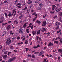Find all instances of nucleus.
<instances>
[{
	"label": "nucleus",
	"mask_w": 62,
	"mask_h": 62,
	"mask_svg": "<svg viewBox=\"0 0 62 62\" xmlns=\"http://www.w3.org/2000/svg\"><path fill=\"white\" fill-rule=\"evenodd\" d=\"M19 0H16L15 2V4H17L19 3Z\"/></svg>",
	"instance_id": "393cba45"
},
{
	"label": "nucleus",
	"mask_w": 62,
	"mask_h": 62,
	"mask_svg": "<svg viewBox=\"0 0 62 62\" xmlns=\"http://www.w3.org/2000/svg\"><path fill=\"white\" fill-rule=\"evenodd\" d=\"M20 38L21 37H20L18 36L17 38V39H18L19 40V39H20Z\"/></svg>",
	"instance_id": "ea45409f"
},
{
	"label": "nucleus",
	"mask_w": 62,
	"mask_h": 62,
	"mask_svg": "<svg viewBox=\"0 0 62 62\" xmlns=\"http://www.w3.org/2000/svg\"><path fill=\"white\" fill-rule=\"evenodd\" d=\"M36 22L37 23H38L39 25H40V24H41V21H40L39 20H37V21Z\"/></svg>",
	"instance_id": "0eeeda50"
},
{
	"label": "nucleus",
	"mask_w": 62,
	"mask_h": 62,
	"mask_svg": "<svg viewBox=\"0 0 62 62\" xmlns=\"http://www.w3.org/2000/svg\"><path fill=\"white\" fill-rule=\"evenodd\" d=\"M15 39V37H14L13 38H12V41H13V40H14V39Z\"/></svg>",
	"instance_id": "c03bdc74"
},
{
	"label": "nucleus",
	"mask_w": 62,
	"mask_h": 62,
	"mask_svg": "<svg viewBox=\"0 0 62 62\" xmlns=\"http://www.w3.org/2000/svg\"><path fill=\"white\" fill-rule=\"evenodd\" d=\"M62 12H59V16H62Z\"/></svg>",
	"instance_id": "aec40b11"
},
{
	"label": "nucleus",
	"mask_w": 62,
	"mask_h": 62,
	"mask_svg": "<svg viewBox=\"0 0 62 62\" xmlns=\"http://www.w3.org/2000/svg\"><path fill=\"white\" fill-rule=\"evenodd\" d=\"M58 51L60 52V53L62 54V50L61 49H58Z\"/></svg>",
	"instance_id": "4468645a"
},
{
	"label": "nucleus",
	"mask_w": 62,
	"mask_h": 62,
	"mask_svg": "<svg viewBox=\"0 0 62 62\" xmlns=\"http://www.w3.org/2000/svg\"><path fill=\"white\" fill-rule=\"evenodd\" d=\"M37 38L36 39L37 40H38V39H39V38L38 36H37Z\"/></svg>",
	"instance_id": "13d9d810"
},
{
	"label": "nucleus",
	"mask_w": 62,
	"mask_h": 62,
	"mask_svg": "<svg viewBox=\"0 0 62 62\" xmlns=\"http://www.w3.org/2000/svg\"><path fill=\"white\" fill-rule=\"evenodd\" d=\"M29 12H30V10L29 9H27L26 11V13L28 14H29Z\"/></svg>",
	"instance_id": "a211bd4d"
},
{
	"label": "nucleus",
	"mask_w": 62,
	"mask_h": 62,
	"mask_svg": "<svg viewBox=\"0 0 62 62\" xmlns=\"http://www.w3.org/2000/svg\"><path fill=\"white\" fill-rule=\"evenodd\" d=\"M17 8H22V7L21 6H17Z\"/></svg>",
	"instance_id": "8fccbe9b"
},
{
	"label": "nucleus",
	"mask_w": 62,
	"mask_h": 62,
	"mask_svg": "<svg viewBox=\"0 0 62 62\" xmlns=\"http://www.w3.org/2000/svg\"><path fill=\"white\" fill-rule=\"evenodd\" d=\"M40 45H39L38 44L37 45V46H36L37 48H39L40 47Z\"/></svg>",
	"instance_id": "a19ab883"
},
{
	"label": "nucleus",
	"mask_w": 62,
	"mask_h": 62,
	"mask_svg": "<svg viewBox=\"0 0 62 62\" xmlns=\"http://www.w3.org/2000/svg\"><path fill=\"white\" fill-rule=\"evenodd\" d=\"M58 28H59V26H57L56 28V30H57L58 29Z\"/></svg>",
	"instance_id": "864d4df0"
},
{
	"label": "nucleus",
	"mask_w": 62,
	"mask_h": 62,
	"mask_svg": "<svg viewBox=\"0 0 62 62\" xmlns=\"http://www.w3.org/2000/svg\"><path fill=\"white\" fill-rule=\"evenodd\" d=\"M47 36H50L51 35H52V33H50L49 32L47 33Z\"/></svg>",
	"instance_id": "2eb2a0df"
},
{
	"label": "nucleus",
	"mask_w": 62,
	"mask_h": 62,
	"mask_svg": "<svg viewBox=\"0 0 62 62\" xmlns=\"http://www.w3.org/2000/svg\"><path fill=\"white\" fill-rule=\"evenodd\" d=\"M11 39V38H9L7 40L6 43H7L8 44L7 45H8L10 44L11 42L12 41L11 40H10Z\"/></svg>",
	"instance_id": "f257e3e1"
},
{
	"label": "nucleus",
	"mask_w": 62,
	"mask_h": 62,
	"mask_svg": "<svg viewBox=\"0 0 62 62\" xmlns=\"http://www.w3.org/2000/svg\"><path fill=\"white\" fill-rule=\"evenodd\" d=\"M34 27V25H33L31 27V29H33V27Z\"/></svg>",
	"instance_id": "3c124183"
},
{
	"label": "nucleus",
	"mask_w": 62,
	"mask_h": 62,
	"mask_svg": "<svg viewBox=\"0 0 62 62\" xmlns=\"http://www.w3.org/2000/svg\"><path fill=\"white\" fill-rule=\"evenodd\" d=\"M51 45L53 46V43H52L51 42H50L48 44V46H51Z\"/></svg>",
	"instance_id": "f8f14e48"
},
{
	"label": "nucleus",
	"mask_w": 62,
	"mask_h": 62,
	"mask_svg": "<svg viewBox=\"0 0 62 62\" xmlns=\"http://www.w3.org/2000/svg\"><path fill=\"white\" fill-rule=\"evenodd\" d=\"M14 51L15 52V53H17L18 52V51H17V50H14Z\"/></svg>",
	"instance_id": "6e6d98bb"
},
{
	"label": "nucleus",
	"mask_w": 62,
	"mask_h": 62,
	"mask_svg": "<svg viewBox=\"0 0 62 62\" xmlns=\"http://www.w3.org/2000/svg\"><path fill=\"white\" fill-rule=\"evenodd\" d=\"M8 53V51H5L4 52V53L5 54H7V53Z\"/></svg>",
	"instance_id": "c85d7f7f"
},
{
	"label": "nucleus",
	"mask_w": 62,
	"mask_h": 62,
	"mask_svg": "<svg viewBox=\"0 0 62 62\" xmlns=\"http://www.w3.org/2000/svg\"><path fill=\"white\" fill-rule=\"evenodd\" d=\"M54 43L55 44V43H56V44H58V41H55L54 42Z\"/></svg>",
	"instance_id": "4be33fe9"
},
{
	"label": "nucleus",
	"mask_w": 62,
	"mask_h": 62,
	"mask_svg": "<svg viewBox=\"0 0 62 62\" xmlns=\"http://www.w3.org/2000/svg\"><path fill=\"white\" fill-rule=\"evenodd\" d=\"M53 18H54V19H55V18H57V16H55Z\"/></svg>",
	"instance_id": "bf43d9fd"
},
{
	"label": "nucleus",
	"mask_w": 62,
	"mask_h": 62,
	"mask_svg": "<svg viewBox=\"0 0 62 62\" xmlns=\"http://www.w3.org/2000/svg\"><path fill=\"white\" fill-rule=\"evenodd\" d=\"M7 56H8L6 54L4 55L3 56V58L4 59H6L7 57Z\"/></svg>",
	"instance_id": "ddd939ff"
},
{
	"label": "nucleus",
	"mask_w": 62,
	"mask_h": 62,
	"mask_svg": "<svg viewBox=\"0 0 62 62\" xmlns=\"http://www.w3.org/2000/svg\"><path fill=\"white\" fill-rule=\"evenodd\" d=\"M14 24H17L18 23V22L17 20H15L14 22Z\"/></svg>",
	"instance_id": "9d476101"
},
{
	"label": "nucleus",
	"mask_w": 62,
	"mask_h": 62,
	"mask_svg": "<svg viewBox=\"0 0 62 62\" xmlns=\"http://www.w3.org/2000/svg\"><path fill=\"white\" fill-rule=\"evenodd\" d=\"M23 30V28H20L19 30L18 33L20 34H22L23 33V31H22Z\"/></svg>",
	"instance_id": "7ed1b4c3"
},
{
	"label": "nucleus",
	"mask_w": 62,
	"mask_h": 62,
	"mask_svg": "<svg viewBox=\"0 0 62 62\" xmlns=\"http://www.w3.org/2000/svg\"><path fill=\"white\" fill-rule=\"evenodd\" d=\"M40 1V0H37L35 1L36 3H38Z\"/></svg>",
	"instance_id": "c9c22d12"
},
{
	"label": "nucleus",
	"mask_w": 62,
	"mask_h": 62,
	"mask_svg": "<svg viewBox=\"0 0 62 62\" xmlns=\"http://www.w3.org/2000/svg\"><path fill=\"white\" fill-rule=\"evenodd\" d=\"M61 10V8H59L56 11V12H59Z\"/></svg>",
	"instance_id": "cd10ccee"
},
{
	"label": "nucleus",
	"mask_w": 62,
	"mask_h": 62,
	"mask_svg": "<svg viewBox=\"0 0 62 62\" xmlns=\"http://www.w3.org/2000/svg\"><path fill=\"white\" fill-rule=\"evenodd\" d=\"M26 23H25L23 25V27L24 28H25L26 27V26L27 25Z\"/></svg>",
	"instance_id": "f704fd0d"
},
{
	"label": "nucleus",
	"mask_w": 62,
	"mask_h": 62,
	"mask_svg": "<svg viewBox=\"0 0 62 62\" xmlns=\"http://www.w3.org/2000/svg\"><path fill=\"white\" fill-rule=\"evenodd\" d=\"M12 31H10V35H13L14 34V33H12Z\"/></svg>",
	"instance_id": "5701e85b"
},
{
	"label": "nucleus",
	"mask_w": 62,
	"mask_h": 62,
	"mask_svg": "<svg viewBox=\"0 0 62 62\" xmlns=\"http://www.w3.org/2000/svg\"><path fill=\"white\" fill-rule=\"evenodd\" d=\"M39 53L38 52H34V54H38Z\"/></svg>",
	"instance_id": "4d7b16f0"
},
{
	"label": "nucleus",
	"mask_w": 62,
	"mask_h": 62,
	"mask_svg": "<svg viewBox=\"0 0 62 62\" xmlns=\"http://www.w3.org/2000/svg\"><path fill=\"white\" fill-rule=\"evenodd\" d=\"M25 44H27L28 43V41L27 40H25Z\"/></svg>",
	"instance_id": "412c9836"
},
{
	"label": "nucleus",
	"mask_w": 62,
	"mask_h": 62,
	"mask_svg": "<svg viewBox=\"0 0 62 62\" xmlns=\"http://www.w3.org/2000/svg\"><path fill=\"white\" fill-rule=\"evenodd\" d=\"M61 39H61L60 40V41L61 43H62V41L61 40Z\"/></svg>",
	"instance_id": "338daca9"
},
{
	"label": "nucleus",
	"mask_w": 62,
	"mask_h": 62,
	"mask_svg": "<svg viewBox=\"0 0 62 62\" xmlns=\"http://www.w3.org/2000/svg\"><path fill=\"white\" fill-rule=\"evenodd\" d=\"M32 1L31 0H29L28 1V2H27V3L28 4H30L32 3Z\"/></svg>",
	"instance_id": "dca6fc26"
},
{
	"label": "nucleus",
	"mask_w": 62,
	"mask_h": 62,
	"mask_svg": "<svg viewBox=\"0 0 62 62\" xmlns=\"http://www.w3.org/2000/svg\"><path fill=\"white\" fill-rule=\"evenodd\" d=\"M42 29L43 30H44L45 32H46L47 31L46 30V29H45V28H42Z\"/></svg>",
	"instance_id": "e433bc0d"
},
{
	"label": "nucleus",
	"mask_w": 62,
	"mask_h": 62,
	"mask_svg": "<svg viewBox=\"0 0 62 62\" xmlns=\"http://www.w3.org/2000/svg\"><path fill=\"white\" fill-rule=\"evenodd\" d=\"M41 30H39L37 32V33H36L37 35H39V34H40V31Z\"/></svg>",
	"instance_id": "1a4fd4ad"
},
{
	"label": "nucleus",
	"mask_w": 62,
	"mask_h": 62,
	"mask_svg": "<svg viewBox=\"0 0 62 62\" xmlns=\"http://www.w3.org/2000/svg\"><path fill=\"white\" fill-rule=\"evenodd\" d=\"M11 21H9L8 22V23H11Z\"/></svg>",
	"instance_id": "0e129e2a"
},
{
	"label": "nucleus",
	"mask_w": 62,
	"mask_h": 62,
	"mask_svg": "<svg viewBox=\"0 0 62 62\" xmlns=\"http://www.w3.org/2000/svg\"><path fill=\"white\" fill-rule=\"evenodd\" d=\"M33 48L34 49H36V48H37V46H34L33 47Z\"/></svg>",
	"instance_id": "de8ad7c7"
},
{
	"label": "nucleus",
	"mask_w": 62,
	"mask_h": 62,
	"mask_svg": "<svg viewBox=\"0 0 62 62\" xmlns=\"http://www.w3.org/2000/svg\"><path fill=\"white\" fill-rule=\"evenodd\" d=\"M46 16H47V14H45V15L43 16V18H45Z\"/></svg>",
	"instance_id": "6ab92c4d"
},
{
	"label": "nucleus",
	"mask_w": 62,
	"mask_h": 62,
	"mask_svg": "<svg viewBox=\"0 0 62 62\" xmlns=\"http://www.w3.org/2000/svg\"><path fill=\"white\" fill-rule=\"evenodd\" d=\"M25 37V36H23L22 37H21V39H23V38H24V37Z\"/></svg>",
	"instance_id": "774afa93"
},
{
	"label": "nucleus",
	"mask_w": 62,
	"mask_h": 62,
	"mask_svg": "<svg viewBox=\"0 0 62 62\" xmlns=\"http://www.w3.org/2000/svg\"><path fill=\"white\" fill-rule=\"evenodd\" d=\"M54 12H52V11H51L50 12V13H52L53 14L54 13Z\"/></svg>",
	"instance_id": "e2e57ef3"
},
{
	"label": "nucleus",
	"mask_w": 62,
	"mask_h": 62,
	"mask_svg": "<svg viewBox=\"0 0 62 62\" xmlns=\"http://www.w3.org/2000/svg\"><path fill=\"white\" fill-rule=\"evenodd\" d=\"M37 17L34 18L33 20V21L34 22V21H36V20L37 19Z\"/></svg>",
	"instance_id": "c756f323"
},
{
	"label": "nucleus",
	"mask_w": 62,
	"mask_h": 62,
	"mask_svg": "<svg viewBox=\"0 0 62 62\" xmlns=\"http://www.w3.org/2000/svg\"><path fill=\"white\" fill-rule=\"evenodd\" d=\"M60 24V23L59 22H56L55 24L56 26H59Z\"/></svg>",
	"instance_id": "39448f33"
},
{
	"label": "nucleus",
	"mask_w": 62,
	"mask_h": 62,
	"mask_svg": "<svg viewBox=\"0 0 62 62\" xmlns=\"http://www.w3.org/2000/svg\"><path fill=\"white\" fill-rule=\"evenodd\" d=\"M3 4H4V2H2L1 3V4H0L1 6H2V5H3Z\"/></svg>",
	"instance_id": "09e8293b"
},
{
	"label": "nucleus",
	"mask_w": 62,
	"mask_h": 62,
	"mask_svg": "<svg viewBox=\"0 0 62 62\" xmlns=\"http://www.w3.org/2000/svg\"><path fill=\"white\" fill-rule=\"evenodd\" d=\"M14 48V47L13 46H11L10 48L11 49H13Z\"/></svg>",
	"instance_id": "79ce46f5"
},
{
	"label": "nucleus",
	"mask_w": 62,
	"mask_h": 62,
	"mask_svg": "<svg viewBox=\"0 0 62 62\" xmlns=\"http://www.w3.org/2000/svg\"><path fill=\"white\" fill-rule=\"evenodd\" d=\"M52 10H54V9H55V7H56V6L54 5H53L52 6Z\"/></svg>",
	"instance_id": "6e6552de"
},
{
	"label": "nucleus",
	"mask_w": 62,
	"mask_h": 62,
	"mask_svg": "<svg viewBox=\"0 0 62 62\" xmlns=\"http://www.w3.org/2000/svg\"><path fill=\"white\" fill-rule=\"evenodd\" d=\"M6 33H7V31H5L3 33L2 36H5L6 34Z\"/></svg>",
	"instance_id": "f3484780"
},
{
	"label": "nucleus",
	"mask_w": 62,
	"mask_h": 62,
	"mask_svg": "<svg viewBox=\"0 0 62 62\" xmlns=\"http://www.w3.org/2000/svg\"><path fill=\"white\" fill-rule=\"evenodd\" d=\"M23 15H21L20 16H19V18L20 19H22V17H23Z\"/></svg>",
	"instance_id": "58836bf2"
},
{
	"label": "nucleus",
	"mask_w": 62,
	"mask_h": 62,
	"mask_svg": "<svg viewBox=\"0 0 62 62\" xmlns=\"http://www.w3.org/2000/svg\"><path fill=\"white\" fill-rule=\"evenodd\" d=\"M11 52H8L7 55H8V56H9V55H9V54H11Z\"/></svg>",
	"instance_id": "7c9ffc66"
},
{
	"label": "nucleus",
	"mask_w": 62,
	"mask_h": 62,
	"mask_svg": "<svg viewBox=\"0 0 62 62\" xmlns=\"http://www.w3.org/2000/svg\"><path fill=\"white\" fill-rule=\"evenodd\" d=\"M32 25V23H30L29 24V26H28L27 28H29V27H31V25Z\"/></svg>",
	"instance_id": "a878e982"
},
{
	"label": "nucleus",
	"mask_w": 62,
	"mask_h": 62,
	"mask_svg": "<svg viewBox=\"0 0 62 62\" xmlns=\"http://www.w3.org/2000/svg\"><path fill=\"white\" fill-rule=\"evenodd\" d=\"M47 23V22L46 21H43V24H42V26H45L46 25V24Z\"/></svg>",
	"instance_id": "423d86ee"
},
{
	"label": "nucleus",
	"mask_w": 62,
	"mask_h": 62,
	"mask_svg": "<svg viewBox=\"0 0 62 62\" xmlns=\"http://www.w3.org/2000/svg\"><path fill=\"white\" fill-rule=\"evenodd\" d=\"M25 49L26 50V52H28V50H29V49H28V48H26Z\"/></svg>",
	"instance_id": "a18cd8bd"
},
{
	"label": "nucleus",
	"mask_w": 62,
	"mask_h": 62,
	"mask_svg": "<svg viewBox=\"0 0 62 62\" xmlns=\"http://www.w3.org/2000/svg\"><path fill=\"white\" fill-rule=\"evenodd\" d=\"M8 16H9V17H11V12H9V14H8Z\"/></svg>",
	"instance_id": "2f4dec72"
},
{
	"label": "nucleus",
	"mask_w": 62,
	"mask_h": 62,
	"mask_svg": "<svg viewBox=\"0 0 62 62\" xmlns=\"http://www.w3.org/2000/svg\"><path fill=\"white\" fill-rule=\"evenodd\" d=\"M31 40H32V38H30L29 39V41L30 42L31 41Z\"/></svg>",
	"instance_id": "49530a36"
},
{
	"label": "nucleus",
	"mask_w": 62,
	"mask_h": 62,
	"mask_svg": "<svg viewBox=\"0 0 62 62\" xmlns=\"http://www.w3.org/2000/svg\"><path fill=\"white\" fill-rule=\"evenodd\" d=\"M40 42L39 41H38L37 42V43H40Z\"/></svg>",
	"instance_id": "680f3d73"
},
{
	"label": "nucleus",
	"mask_w": 62,
	"mask_h": 62,
	"mask_svg": "<svg viewBox=\"0 0 62 62\" xmlns=\"http://www.w3.org/2000/svg\"><path fill=\"white\" fill-rule=\"evenodd\" d=\"M41 55H42L40 53H39V54L38 56H41Z\"/></svg>",
	"instance_id": "052dcab7"
},
{
	"label": "nucleus",
	"mask_w": 62,
	"mask_h": 62,
	"mask_svg": "<svg viewBox=\"0 0 62 62\" xmlns=\"http://www.w3.org/2000/svg\"><path fill=\"white\" fill-rule=\"evenodd\" d=\"M36 32L35 31H33L32 32V35H33V36H34V35H36Z\"/></svg>",
	"instance_id": "9b49d317"
},
{
	"label": "nucleus",
	"mask_w": 62,
	"mask_h": 62,
	"mask_svg": "<svg viewBox=\"0 0 62 62\" xmlns=\"http://www.w3.org/2000/svg\"><path fill=\"white\" fill-rule=\"evenodd\" d=\"M59 21L60 22H62V20L61 19V17L59 19Z\"/></svg>",
	"instance_id": "37998d69"
},
{
	"label": "nucleus",
	"mask_w": 62,
	"mask_h": 62,
	"mask_svg": "<svg viewBox=\"0 0 62 62\" xmlns=\"http://www.w3.org/2000/svg\"><path fill=\"white\" fill-rule=\"evenodd\" d=\"M32 42H31V43L30 44V45H31V46L32 45Z\"/></svg>",
	"instance_id": "69168bd1"
},
{
	"label": "nucleus",
	"mask_w": 62,
	"mask_h": 62,
	"mask_svg": "<svg viewBox=\"0 0 62 62\" xmlns=\"http://www.w3.org/2000/svg\"><path fill=\"white\" fill-rule=\"evenodd\" d=\"M4 19V15L2 16L1 18V20H3Z\"/></svg>",
	"instance_id": "4c0bfd02"
},
{
	"label": "nucleus",
	"mask_w": 62,
	"mask_h": 62,
	"mask_svg": "<svg viewBox=\"0 0 62 62\" xmlns=\"http://www.w3.org/2000/svg\"><path fill=\"white\" fill-rule=\"evenodd\" d=\"M35 55L34 54L32 55L31 56L32 58L33 59L34 58H35L36 57H35Z\"/></svg>",
	"instance_id": "b1692460"
},
{
	"label": "nucleus",
	"mask_w": 62,
	"mask_h": 62,
	"mask_svg": "<svg viewBox=\"0 0 62 62\" xmlns=\"http://www.w3.org/2000/svg\"><path fill=\"white\" fill-rule=\"evenodd\" d=\"M44 53V52L43 51H41V52H40V53L42 55Z\"/></svg>",
	"instance_id": "473e14b6"
},
{
	"label": "nucleus",
	"mask_w": 62,
	"mask_h": 62,
	"mask_svg": "<svg viewBox=\"0 0 62 62\" xmlns=\"http://www.w3.org/2000/svg\"><path fill=\"white\" fill-rule=\"evenodd\" d=\"M25 37L24 38H23L22 39V41H24V40H25Z\"/></svg>",
	"instance_id": "603ef678"
},
{
	"label": "nucleus",
	"mask_w": 62,
	"mask_h": 62,
	"mask_svg": "<svg viewBox=\"0 0 62 62\" xmlns=\"http://www.w3.org/2000/svg\"><path fill=\"white\" fill-rule=\"evenodd\" d=\"M16 58V57H14L11 58H9L8 60V62H12Z\"/></svg>",
	"instance_id": "f03ea898"
},
{
	"label": "nucleus",
	"mask_w": 62,
	"mask_h": 62,
	"mask_svg": "<svg viewBox=\"0 0 62 62\" xmlns=\"http://www.w3.org/2000/svg\"><path fill=\"white\" fill-rule=\"evenodd\" d=\"M26 31L27 33H29V29H26Z\"/></svg>",
	"instance_id": "72a5a7b5"
},
{
	"label": "nucleus",
	"mask_w": 62,
	"mask_h": 62,
	"mask_svg": "<svg viewBox=\"0 0 62 62\" xmlns=\"http://www.w3.org/2000/svg\"><path fill=\"white\" fill-rule=\"evenodd\" d=\"M7 28L8 30L10 29L11 28V26L10 25H8L7 27Z\"/></svg>",
	"instance_id": "20e7f679"
},
{
	"label": "nucleus",
	"mask_w": 62,
	"mask_h": 62,
	"mask_svg": "<svg viewBox=\"0 0 62 62\" xmlns=\"http://www.w3.org/2000/svg\"><path fill=\"white\" fill-rule=\"evenodd\" d=\"M28 57H31V55H30L27 56Z\"/></svg>",
	"instance_id": "5fc2aeb1"
},
{
	"label": "nucleus",
	"mask_w": 62,
	"mask_h": 62,
	"mask_svg": "<svg viewBox=\"0 0 62 62\" xmlns=\"http://www.w3.org/2000/svg\"><path fill=\"white\" fill-rule=\"evenodd\" d=\"M4 14L5 15V17L6 18H7L8 16V15H7V13H4Z\"/></svg>",
	"instance_id": "bb28decb"
}]
</instances>
